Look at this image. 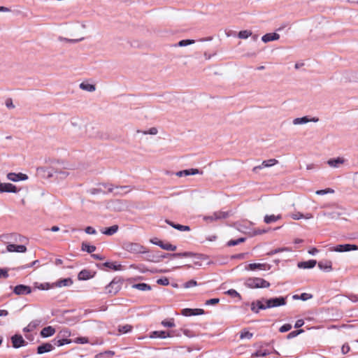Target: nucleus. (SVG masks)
<instances>
[{"mask_svg": "<svg viewBox=\"0 0 358 358\" xmlns=\"http://www.w3.org/2000/svg\"><path fill=\"white\" fill-rule=\"evenodd\" d=\"M88 192L91 194H99V193H103V194H108V191L107 192H104L101 188L100 187H97V188H92V189H90L88 190Z\"/></svg>", "mask_w": 358, "mask_h": 358, "instance_id": "nucleus-51", "label": "nucleus"}, {"mask_svg": "<svg viewBox=\"0 0 358 358\" xmlns=\"http://www.w3.org/2000/svg\"><path fill=\"white\" fill-rule=\"evenodd\" d=\"M157 259L159 262L162 259L171 257V258H180V257H195L198 259L203 260L206 259V256L202 254L194 253L192 252H175V253H162L157 255Z\"/></svg>", "mask_w": 358, "mask_h": 358, "instance_id": "nucleus-1", "label": "nucleus"}, {"mask_svg": "<svg viewBox=\"0 0 358 358\" xmlns=\"http://www.w3.org/2000/svg\"><path fill=\"white\" fill-rule=\"evenodd\" d=\"M13 348L17 349L21 347H24L27 345V342L23 338L22 336L19 334H15L10 337Z\"/></svg>", "mask_w": 358, "mask_h": 358, "instance_id": "nucleus-8", "label": "nucleus"}, {"mask_svg": "<svg viewBox=\"0 0 358 358\" xmlns=\"http://www.w3.org/2000/svg\"><path fill=\"white\" fill-rule=\"evenodd\" d=\"M122 248L124 250L133 254H141L148 252V250L143 245L137 243H124L122 245Z\"/></svg>", "mask_w": 358, "mask_h": 358, "instance_id": "nucleus-6", "label": "nucleus"}, {"mask_svg": "<svg viewBox=\"0 0 358 358\" xmlns=\"http://www.w3.org/2000/svg\"><path fill=\"white\" fill-rule=\"evenodd\" d=\"M277 163H278V160H276L275 159H268V160H264L262 163L261 166H256V167H255L254 169L255 170L257 169H262L263 167H271V166H274Z\"/></svg>", "mask_w": 358, "mask_h": 358, "instance_id": "nucleus-34", "label": "nucleus"}, {"mask_svg": "<svg viewBox=\"0 0 358 358\" xmlns=\"http://www.w3.org/2000/svg\"><path fill=\"white\" fill-rule=\"evenodd\" d=\"M281 217V215H266L264 217V222L266 224H271L280 220Z\"/></svg>", "mask_w": 358, "mask_h": 358, "instance_id": "nucleus-29", "label": "nucleus"}, {"mask_svg": "<svg viewBox=\"0 0 358 358\" xmlns=\"http://www.w3.org/2000/svg\"><path fill=\"white\" fill-rule=\"evenodd\" d=\"M303 332H304V330L302 329L292 331L287 335V339L289 340V339L294 338L296 337L298 335H299Z\"/></svg>", "mask_w": 358, "mask_h": 358, "instance_id": "nucleus-44", "label": "nucleus"}, {"mask_svg": "<svg viewBox=\"0 0 358 358\" xmlns=\"http://www.w3.org/2000/svg\"><path fill=\"white\" fill-rule=\"evenodd\" d=\"M131 330H132V326H131L129 324H125V325L119 327V331L122 334L129 333V332L131 331Z\"/></svg>", "mask_w": 358, "mask_h": 358, "instance_id": "nucleus-47", "label": "nucleus"}, {"mask_svg": "<svg viewBox=\"0 0 358 358\" xmlns=\"http://www.w3.org/2000/svg\"><path fill=\"white\" fill-rule=\"evenodd\" d=\"M334 191L331 189V188H327V189H320V190H317L316 191V194L317 195H324V194H327L328 193H333Z\"/></svg>", "mask_w": 358, "mask_h": 358, "instance_id": "nucleus-56", "label": "nucleus"}, {"mask_svg": "<svg viewBox=\"0 0 358 358\" xmlns=\"http://www.w3.org/2000/svg\"><path fill=\"white\" fill-rule=\"evenodd\" d=\"M7 179L13 182L24 181L28 179V176L22 173L10 172L7 174Z\"/></svg>", "mask_w": 358, "mask_h": 358, "instance_id": "nucleus-12", "label": "nucleus"}, {"mask_svg": "<svg viewBox=\"0 0 358 358\" xmlns=\"http://www.w3.org/2000/svg\"><path fill=\"white\" fill-rule=\"evenodd\" d=\"M160 248L168 251H175L177 248L176 245H172L169 242H162Z\"/></svg>", "mask_w": 358, "mask_h": 358, "instance_id": "nucleus-41", "label": "nucleus"}, {"mask_svg": "<svg viewBox=\"0 0 358 358\" xmlns=\"http://www.w3.org/2000/svg\"><path fill=\"white\" fill-rule=\"evenodd\" d=\"M99 186L108 189V192H113L115 196H122L130 191L129 186H114L110 183H99Z\"/></svg>", "mask_w": 358, "mask_h": 358, "instance_id": "nucleus-4", "label": "nucleus"}, {"mask_svg": "<svg viewBox=\"0 0 358 358\" xmlns=\"http://www.w3.org/2000/svg\"><path fill=\"white\" fill-rule=\"evenodd\" d=\"M94 277L92 272L87 269H83L78 273V279L79 280H87Z\"/></svg>", "mask_w": 358, "mask_h": 358, "instance_id": "nucleus-22", "label": "nucleus"}, {"mask_svg": "<svg viewBox=\"0 0 358 358\" xmlns=\"http://www.w3.org/2000/svg\"><path fill=\"white\" fill-rule=\"evenodd\" d=\"M245 285L250 289L267 288L271 284L267 280L261 278H249L245 282Z\"/></svg>", "mask_w": 358, "mask_h": 358, "instance_id": "nucleus-3", "label": "nucleus"}, {"mask_svg": "<svg viewBox=\"0 0 358 358\" xmlns=\"http://www.w3.org/2000/svg\"><path fill=\"white\" fill-rule=\"evenodd\" d=\"M38 325V321L31 322L27 327L23 329L24 332H30L34 330Z\"/></svg>", "mask_w": 358, "mask_h": 358, "instance_id": "nucleus-43", "label": "nucleus"}, {"mask_svg": "<svg viewBox=\"0 0 358 358\" xmlns=\"http://www.w3.org/2000/svg\"><path fill=\"white\" fill-rule=\"evenodd\" d=\"M73 280L71 278H62L57 280L53 282V286L55 287H69L73 284Z\"/></svg>", "mask_w": 358, "mask_h": 358, "instance_id": "nucleus-20", "label": "nucleus"}, {"mask_svg": "<svg viewBox=\"0 0 358 358\" xmlns=\"http://www.w3.org/2000/svg\"><path fill=\"white\" fill-rule=\"evenodd\" d=\"M226 294L231 296V297H238L239 299H241V294L235 289H228L226 292Z\"/></svg>", "mask_w": 358, "mask_h": 358, "instance_id": "nucleus-49", "label": "nucleus"}, {"mask_svg": "<svg viewBox=\"0 0 358 358\" xmlns=\"http://www.w3.org/2000/svg\"><path fill=\"white\" fill-rule=\"evenodd\" d=\"M55 348L53 344L50 343H43L37 347V354L41 355L43 353L49 352Z\"/></svg>", "mask_w": 358, "mask_h": 358, "instance_id": "nucleus-16", "label": "nucleus"}, {"mask_svg": "<svg viewBox=\"0 0 358 358\" xmlns=\"http://www.w3.org/2000/svg\"><path fill=\"white\" fill-rule=\"evenodd\" d=\"M34 285H35L36 288H37V289H38L40 290H48L50 289L54 288L53 282L52 283H50V282H43V283L35 282Z\"/></svg>", "mask_w": 358, "mask_h": 358, "instance_id": "nucleus-33", "label": "nucleus"}, {"mask_svg": "<svg viewBox=\"0 0 358 358\" xmlns=\"http://www.w3.org/2000/svg\"><path fill=\"white\" fill-rule=\"evenodd\" d=\"M317 264V261L315 259H309L308 261H302L299 262L297 264V266L299 268L302 269H308L314 268Z\"/></svg>", "mask_w": 358, "mask_h": 358, "instance_id": "nucleus-18", "label": "nucleus"}, {"mask_svg": "<svg viewBox=\"0 0 358 358\" xmlns=\"http://www.w3.org/2000/svg\"><path fill=\"white\" fill-rule=\"evenodd\" d=\"M331 251L337 252H345L350 251L358 250V245L355 244H339L334 246L331 249Z\"/></svg>", "mask_w": 358, "mask_h": 358, "instance_id": "nucleus-7", "label": "nucleus"}, {"mask_svg": "<svg viewBox=\"0 0 358 358\" xmlns=\"http://www.w3.org/2000/svg\"><path fill=\"white\" fill-rule=\"evenodd\" d=\"M6 250L10 252H20L23 253L27 251V247L24 245H16L10 243L6 246Z\"/></svg>", "mask_w": 358, "mask_h": 358, "instance_id": "nucleus-14", "label": "nucleus"}, {"mask_svg": "<svg viewBox=\"0 0 358 358\" xmlns=\"http://www.w3.org/2000/svg\"><path fill=\"white\" fill-rule=\"evenodd\" d=\"M150 242H151L152 244H154V245H157V246L160 247L163 241H161V240H159V238H152V239L150 240Z\"/></svg>", "mask_w": 358, "mask_h": 358, "instance_id": "nucleus-64", "label": "nucleus"}, {"mask_svg": "<svg viewBox=\"0 0 358 358\" xmlns=\"http://www.w3.org/2000/svg\"><path fill=\"white\" fill-rule=\"evenodd\" d=\"M205 314V310L201 308H185L181 310V315L185 317L201 315Z\"/></svg>", "mask_w": 358, "mask_h": 358, "instance_id": "nucleus-9", "label": "nucleus"}, {"mask_svg": "<svg viewBox=\"0 0 358 358\" xmlns=\"http://www.w3.org/2000/svg\"><path fill=\"white\" fill-rule=\"evenodd\" d=\"M337 209H338V208H336V210H325L322 213V215L331 220H337L342 215V213L338 211Z\"/></svg>", "mask_w": 358, "mask_h": 358, "instance_id": "nucleus-17", "label": "nucleus"}, {"mask_svg": "<svg viewBox=\"0 0 358 358\" xmlns=\"http://www.w3.org/2000/svg\"><path fill=\"white\" fill-rule=\"evenodd\" d=\"M252 35V31L248 30L240 31L238 34V37L241 39H246Z\"/></svg>", "mask_w": 358, "mask_h": 358, "instance_id": "nucleus-45", "label": "nucleus"}, {"mask_svg": "<svg viewBox=\"0 0 358 358\" xmlns=\"http://www.w3.org/2000/svg\"><path fill=\"white\" fill-rule=\"evenodd\" d=\"M279 38H280V35L277 33H268V34H264L262 37V41L264 43H268L270 41H276V40L279 39Z\"/></svg>", "mask_w": 358, "mask_h": 358, "instance_id": "nucleus-27", "label": "nucleus"}, {"mask_svg": "<svg viewBox=\"0 0 358 358\" xmlns=\"http://www.w3.org/2000/svg\"><path fill=\"white\" fill-rule=\"evenodd\" d=\"M1 193H17L20 189L17 188L15 185L10 182H3L0 185Z\"/></svg>", "mask_w": 358, "mask_h": 358, "instance_id": "nucleus-13", "label": "nucleus"}, {"mask_svg": "<svg viewBox=\"0 0 358 358\" xmlns=\"http://www.w3.org/2000/svg\"><path fill=\"white\" fill-rule=\"evenodd\" d=\"M220 301V299L218 298H213L208 300H206L205 302L206 306H213L218 303Z\"/></svg>", "mask_w": 358, "mask_h": 358, "instance_id": "nucleus-57", "label": "nucleus"}, {"mask_svg": "<svg viewBox=\"0 0 358 358\" xmlns=\"http://www.w3.org/2000/svg\"><path fill=\"white\" fill-rule=\"evenodd\" d=\"M53 343V345H57L58 347L63 346L66 344H69L71 343V339L68 338H58V337L54 338L52 341Z\"/></svg>", "mask_w": 358, "mask_h": 358, "instance_id": "nucleus-32", "label": "nucleus"}, {"mask_svg": "<svg viewBox=\"0 0 358 358\" xmlns=\"http://www.w3.org/2000/svg\"><path fill=\"white\" fill-rule=\"evenodd\" d=\"M146 254V256L145 257V259L148 262H159V259H157V255H151L149 254V252L148 251Z\"/></svg>", "mask_w": 358, "mask_h": 358, "instance_id": "nucleus-48", "label": "nucleus"}, {"mask_svg": "<svg viewBox=\"0 0 358 358\" xmlns=\"http://www.w3.org/2000/svg\"><path fill=\"white\" fill-rule=\"evenodd\" d=\"M122 283L123 280L121 278H114L112 281L106 286V292L111 295L116 294L121 289Z\"/></svg>", "mask_w": 358, "mask_h": 358, "instance_id": "nucleus-5", "label": "nucleus"}, {"mask_svg": "<svg viewBox=\"0 0 358 358\" xmlns=\"http://www.w3.org/2000/svg\"><path fill=\"white\" fill-rule=\"evenodd\" d=\"M131 287L141 291L151 290L152 287L149 284L145 282L136 283L131 285Z\"/></svg>", "mask_w": 358, "mask_h": 358, "instance_id": "nucleus-30", "label": "nucleus"}, {"mask_svg": "<svg viewBox=\"0 0 358 358\" xmlns=\"http://www.w3.org/2000/svg\"><path fill=\"white\" fill-rule=\"evenodd\" d=\"M253 336V334L250 333L247 329H243L240 332L241 339H250Z\"/></svg>", "mask_w": 358, "mask_h": 358, "instance_id": "nucleus-42", "label": "nucleus"}, {"mask_svg": "<svg viewBox=\"0 0 358 358\" xmlns=\"http://www.w3.org/2000/svg\"><path fill=\"white\" fill-rule=\"evenodd\" d=\"M89 342L88 338L87 337H77L74 340V343H80V344H85Z\"/></svg>", "mask_w": 358, "mask_h": 358, "instance_id": "nucleus-54", "label": "nucleus"}, {"mask_svg": "<svg viewBox=\"0 0 358 358\" xmlns=\"http://www.w3.org/2000/svg\"><path fill=\"white\" fill-rule=\"evenodd\" d=\"M197 285V282L194 280H190L184 284L185 288H190Z\"/></svg>", "mask_w": 358, "mask_h": 358, "instance_id": "nucleus-60", "label": "nucleus"}, {"mask_svg": "<svg viewBox=\"0 0 358 358\" xmlns=\"http://www.w3.org/2000/svg\"><path fill=\"white\" fill-rule=\"evenodd\" d=\"M80 87L82 90L87 91V92H94L96 90L94 85H92V84H90L88 83H85V82L80 83Z\"/></svg>", "mask_w": 358, "mask_h": 358, "instance_id": "nucleus-38", "label": "nucleus"}, {"mask_svg": "<svg viewBox=\"0 0 358 358\" xmlns=\"http://www.w3.org/2000/svg\"><path fill=\"white\" fill-rule=\"evenodd\" d=\"M292 326L290 324H284L280 327L279 331L281 333L287 332L292 329Z\"/></svg>", "mask_w": 358, "mask_h": 358, "instance_id": "nucleus-55", "label": "nucleus"}, {"mask_svg": "<svg viewBox=\"0 0 358 358\" xmlns=\"http://www.w3.org/2000/svg\"><path fill=\"white\" fill-rule=\"evenodd\" d=\"M250 306L251 310L254 313H258L260 310H266L262 299L257 300L256 301H252L250 304Z\"/></svg>", "mask_w": 358, "mask_h": 358, "instance_id": "nucleus-19", "label": "nucleus"}, {"mask_svg": "<svg viewBox=\"0 0 358 358\" xmlns=\"http://www.w3.org/2000/svg\"><path fill=\"white\" fill-rule=\"evenodd\" d=\"M166 222L170 225L171 227H172L173 228L178 230V231H190V227L187 225H182V224H178V223H175L171 220H166Z\"/></svg>", "mask_w": 358, "mask_h": 358, "instance_id": "nucleus-25", "label": "nucleus"}, {"mask_svg": "<svg viewBox=\"0 0 358 358\" xmlns=\"http://www.w3.org/2000/svg\"><path fill=\"white\" fill-rule=\"evenodd\" d=\"M271 268V266L268 264L261 263H250L245 266V270L248 271H256V270H264L268 271Z\"/></svg>", "mask_w": 358, "mask_h": 358, "instance_id": "nucleus-10", "label": "nucleus"}, {"mask_svg": "<svg viewBox=\"0 0 358 358\" xmlns=\"http://www.w3.org/2000/svg\"><path fill=\"white\" fill-rule=\"evenodd\" d=\"M85 231L87 234L94 235V234H96V229L94 227H90V226H88V227H85Z\"/></svg>", "mask_w": 358, "mask_h": 358, "instance_id": "nucleus-62", "label": "nucleus"}, {"mask_svg": "<svg viewBox=\"0 0 358 358\" xmlns=\"http://www.w3.org/2000/svg\"><path fill=\"white\" fill-rule=\"evenodd\" d=\"M289 216L294 220H299L303 217V214L300 212H296V213L290 214Z\"/></svg>", "mask_w": 358, "mask_h": 358, "instance_id": "nucleus-59", "label": "nucleus"}, {"mask_svg": "<svg viewBox=\"0 0 358 358\" xmlns=\"http://www.w3.org/2000/svg\"><path fill=\"white\" fill-rule=\"evenodd\" d=\"M162 324L165 327H174L176 326L173 319L169 320H163Z\"/></svg>", "mask_w": 358, "mask_h": 358, "instance_id": "nucleus-52", "label": "nucleus"}, {"mask_svg": "<svg viewBox=\"0 0 358 358\" xmlns=\"http://www.w3.org/2000/svg\"><path fill=\"white\" fill-rule=\"evenodd\" d=\"M31 292V287L22 284L17 285L13 288V293L16 295H27Z\"/></svg>", "mask_w": 358, "mask_h": 358, "instance_id": "nucleus-11", "label": "nucleus"}, {"mask_svg": "<svg viewBox=\"0 0 358 358\" xmlns=\"http://www.w3.org/2000/svg\"><path fill=\"white\" fill-rule=\"evenodd\" d=\"M292 298H293V299H295V300H301V301H305L310 299H312L313 295L304 292V293L301 294L300 295L294 294L292 296Z\"/></svg>", "mask_w": 358, "mask_h": 358, "instance_id": "nucleus-36", "label": "nucleus"}, {"mask_svg": "<svg viewBox=\"0 0 358 358\" xmlns=\"http://www.w3.org/2000/svg\"><path fill=\"white\" fill-rule=\"evenodd\" d=\"M194 43V40L192 39H184L181 40L178 43V46L179 47H185L189 45H192Z\"/></svg>", "mask_w": 358, "mask_h": 358, "instance_id": "nucleus-46", "label": "nucleus"}, {"mask_svg": "<svg viewBox=\"0 0 358 358\" xmlns=\"http://www.w3.org/2000/svg\"><path fill=\"white\" fill-rule=\"evenodd\" d=\"M59 39L62 41H68L70 43H76L83 41L84 39V38H80L78 39H69V38H66L59 37Z\"/></svg>", "mask_w": 358, "mask_h": 358, "instance_id": "nucleus-61", "label": "nucleus"}, {"mask_svg": "<svg viewBox=\"0 0 358 358\" xmlns=\"http://www.w3.org/2000/svg\"><path fill=\"white\" fill-rule=\"evenodd\" d=\"M319 268L325 272H329L332 270V262L329 260L320 261L317 263Z\"/></svg>", "mask_w": 358, "mask_h": 358, "instance_id": "nucleus-23", "label": "nucleus"}, {"mask_svg": "<svg viewBox=\"0 0 358 358\" xmlns=\"http://www.w3.org/2000/svg\"><path fill=\"white\" fill-rule=\"evenodd\" d=\"M171 336L172 335L166 331H153L150 333V338H166Z\"/></svg>", "mask_w": 358, "mask_h": 358, "instance_id": "nucleus-21", "label": "nucleus"}, {"mask_svg": "<svg viewBox=\"0 0 358 358\" xmlns=\"http://www.w3.org/2000/svg\"><path fill=\"white\" fill-rule=\"evenodd\" d=\"M38 264H39V261L38 260H35V261L32 262L30 264H25V265L20 266L18 268V269L19 270H23V269L31 268V267L35 266H38Z\"/></svg>", "mask_w": 358, "mask_h": 358, "instance_id": "nucleus-50", "label": "nucleus"}, {"mask_svg": "<svg viewBox=\"0 0 358 358\" xmlns=\"http://www.w3.org/2000/svg\"><path fill=\"white\" fill-rule=\"evenodd\" d=\"M96 248L94 245H90L86 242H83L81 245V250L84 252H87V253L92 254L93 252L96 250Z\"/></svg>", "mask_w": 358, "mask_h": 358, "instance_id": "nucleus-35", "label": "nucleus"}, {"mask_svg": "<svg viewBox=\"0 0 358 358\" xmlns=\"http://www.w3.org/2000/svg\"><path fill=\"white\" fill-rule=\"evenodd\" d=\"M288 296H275L269 299L262 298L264 303L265 309L273 308L285 306L287 303V299Z\"/></svg>", "mask_w": 358, "mask_h": 358, "instance_id": "nucleus-2", "label": "nucleus"}, {"mask_svg": "<svg viewBox=\"0 0 358 358\" xmlns=\"http://www.w3.org/2000/svg\"><path fill=\"white\" fill-rule=\"evenodd\" d=\"M8 277V271L6 268H0V278H7Z\"/></svg>", "mask_w": 358, "mask_h": 358, "instance_id": "nucleus-63", "label": "nucleus"}, {"mask_svg": "<svg viewBox=\"0 0 358 358\" xmlns=\"http://www.w3.org/2000/svg\"><path fill=\"white\" fill-rule=\"evenodd\" d=\"M270 351L264 349H259L252 354V357H266L270 354Z\"/></svg>", "mask_w": 358, "mask_h": 358, "instance_id": "nucleus-37", "label": "nucleus"}, {"mask_svg": "<svg viewBox=\"0 0 358 358\" xmlns=\"http://www.w3.org/2000/svg\"><path fill=\"white\" fill-rule=\"evenodd\" d=\"M182 172L184 173V176H193V175H196V174H201L202 173V171L198 169H185V170H182Z\"/></svg>", "mask_w": 358, "mask_h": 358, "instance_id": "nucleus-40", "label": "nucleus"}, {"mask_svg": "<svg viewBox=\"0 0 358 358\" xmlns=\"http://www.w3.org/2000/svg\"><path fill=\"white\" fill-rule=\"evenodd\" d=\"M245 240H246V238L244 237H241L237 239H231L227 243V245L229 247L236 246L240 243L245 242Z\"/></svg>", "mask_w": 358, "mask_h": 358, "instance_id": "nucleus-39", "label": "nucleus"}, {"mask_svg": "<svg viewBox=\"0 0 358 358\" xmlns=\"http://www.w3.org/2000/svg\"><path fill=\"white\" fill-rule=\"evenodd\" d=\"M119 227L117 224H114L109 227H106L102 233L106 236H112L115 234L118 231Z\"/></svg>", "mask_w": 358, "mask_h": 358, "instance_id": "nucleus-31", "label": "nucleus"}, {"mask_svg": "<svg viewBox=\"0 0 358 358\" xmlns=\"http://www.w3.org/2000/svg\"><path fill=\"white\" fill-rule=\"evenodd\" d=\"M157 284L161 285H169V280L166 277H162L157 280Z\"/></svg>", "mask_w": 358, "mask_h": 358, "instance_id": "nucleus-58", "label": "nucleus"}, {"mask_svg": "<svg viewBox=\"0 0 358 358\" xmlns=\"http://www.w3.org/2000/svg\"><path fill=\"white\" fill-rule=\"evenodd\" d=\"M55 333V329L52 326H48L42 329L40 335L42 338L50 337Z\"/></svg>", "mask_w": 358, "mask_h": 358, "instance_id": "nucleus-26", "label": "nucleus"}, {"mask_svg": "<svg viewBox=\"0 0 358 358\" xmlns=\"http://www.w3.org/2000/svg\"><path fill=\"white\" fill-rule=\"evenodd\" d=\"M317 121H318V118H317V117H313L312 119H310V118H308V116H303L301 117L295 118L293 120V124H306L309 122H316Z\"/></svg>", "mask_w": 358, "mask_h": 358, "instance_id": "nucleus-24", "label": "nucleus"}, {"mask_svg": "<svg viewBox=\"0 0 358 358\" xmlns=\"http://www.w3.org/2000/svg\"><path fill=\"white\" fill-rule=\"evenodd\" d=\"M97 266L101 269L106 268L108 269H112L113 271H119L122 268L121 264H117V262H106L104 263L97 264Z\"/></svg>", "mask_w": 358, "mask_h": 358, "instance_id": "nucleus-15", "label": "nucleus"}, {"mask_svg": "<svg viewBox=\"0 0 358 358\" xmlns=\"http://www.w3.org/2000/svg\"><path fill=\"white\" fill-rule=\"evenodd\" d=\"M343 162L344 159L341 157L332 158L327 161L328 165L334 168H338Z\"/></svg>", "mask_w": 358, "mask_h": 358, "instance_id": "nucleus-28", "label": "nucleus"}, {"mask_svg": "<svg viewBox=\"0 0 358 358\" xmlns=\"http://www.w3.org/2000/svg\"><path fill=\"white\" fill-rule=\"evenodd\" d=\"M228 216H229V213L228 212H222V211H220V212H216L215 213V218H217V220L225 219Z\"/></svg>", "mask_w": 358, "mask_h": 358, "instance_id": "nucleus-53", "label": "nucleus"}]
</instances>
